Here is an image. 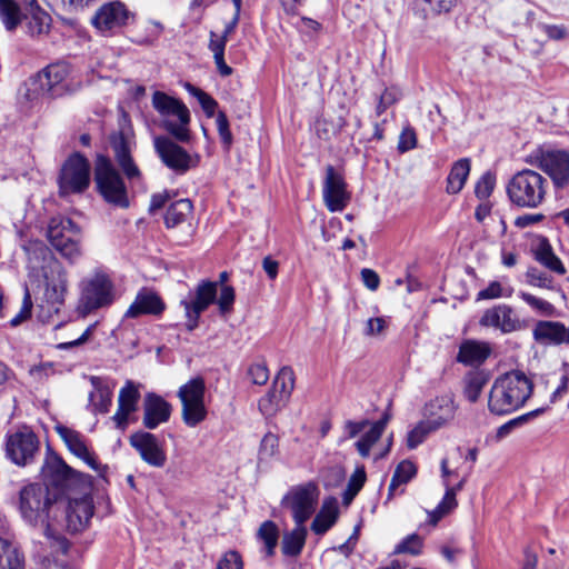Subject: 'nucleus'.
I'll use <instances>...</instances> for the list:
<instances>
[{"label": "nucleus", "mask_w": 569, "mask_h": 569, "mask_svg": "<svg viewBox=\"0 0 569 569\" xmlns=\"http://www.w3.org/2000/svg\"><path fill=\"white\" fill-rule=\"evenodd\" d=\"M24 251L37 317L47 323L64 306L69 289L68 272L42 241H30L24 246Z\"/></svg>", "instance_id": "f257e3e1"}, {"label": "nucleus", "mask_w": 569, "mask_h": 569, "mask_svg": "<svg viewBox=\"0 0 569 569\" xmlns=\"http://www.w3.org/2000/svg\"><path fill=\"white\" fill-rule=\"evenodd\" d=\"M59 503L57 496H51L49 489L41 483H29L19 492V511L22 519L32 527H42L44 536L54 538L61 553L67 555L69 541L64 537H56L52 529Z\"/></svg>", "instance_id": "f03ea898"}, {"label": "nucleus", "mask_w": 569, "mask_h": 569, "mask_svg": "<svg viewBox=\"0 0 569 569\" xmlns=\"http://www.w3.org/2000/svg\"><path fill=\"white\" fill-rule=\"evenodd\" d=\"M533 391L532 381L520 370L499 376L489 392L488 408L497 416L509 415L523 407Z\"/></svg>", "instance_id": "7ed1b4c3"}, {"label": "nucleus", "mask_w": 569, "mask_h": 569, "mask_svg": "<svg viewBox=\"0 0 569 569\" xmlns=\"http://www.w3.org/2000/svg\"><path fill=\"white\" fill-rule=\"evenodd\" d=\"M548 180L533 169L516 172L506 184L510 203L520 209H537L546 200Z\"/></svg>", "instance_id": "20e7f679"}, {"label": "nucleus", "mask_w": 569, "mask_h": 569, "mask_svg": "<svg viewBox=\"0 0 569 569\" xmlns=\"http://www.w3.org/2000/svg\"><path fill=\"white\" fill-rule=\"evenodd\" d=\"M93 181L97 193L108 204L119 209H128L130 207L124 180L109 157L104 154L97 156L93 168Z\"/></svg>", "instance_id": "39448f33"}, {"label": "nucleus", "mask_w": 569, "mask_h": 569, "mask_svg": "<svg viewBox=\"0 0 569 569\" xmlns=\"http://www.w3.org/2000/svg\"><path fill=\"white\" fill-rule=\"evenodd\" d=\"M526 162L540 169L552 183L555 191L569 188V151L540 146L526 159Z\"/></svg>", "instance_id": "423d86ee"}, {"label": "nucleus", "mask_w": 569, "mask_h": 569, "mask_svg": "<svg viewBox=\"0 0 569 569\" xmlns=\"http://www.w3.org/2000/svg\"><path fill=\"white\" fill-rule=\"evenodd\" d=\"M152 106L163 118L170 116L178 118L179 122L170 119L163 120L166 131L179 142H188L190 140V112L181 100L170 97L164 92L156 91L152 96Z\"/></svg>", "instance_id": "0eeeda50"}, {"label": "nucleus", "mask_w": 569, "mask_h": 569, "mask_svg": "<svg viewBox=\"0 0 569 569\" xmlns=\"http://www.w3.org/2000/svg\"><path fill=\"white\" fill-rule=\"evenodd\" d=\"M91 166L80 152H72L62 163L57 182L60 197L83 193L90 186Z\"/></svg>", "instance_id": "6e6552de"}, {"label": "nucleus", "mask_w": 569, "mask_h": 569, "mask_svg": "<svg viewBox=\"0 0 569 569\" xmlns=\"http://www.w3.org/2000/svg\"><path fill=\"white\" fill-rule=\"evenodd\" d=\"M204 393L206 385L201 377L192 378L179 388L178 398L181 401V416L186 426L194 428L207 418Z\"/></svg>", "instance_id": "1a4fd4ad"}, {"label": "nucleus", "mask_w": 569, "mask_h": 569, "mask_svg": "<svg viewBox=\"0 0 569 569\" xmlns=\"http://www.w3.org/2000/svg\"><path fill=\"white\" fill-rule=\"evenodd\" d=\"M47 236L51 246L70 262L80 257V228L70 218H52Z\"/></svg>", "instance_id": "9d476101"}, {"label": "nucleus", "mask_w": 569, "mask_h": 569, "mask_svg": "<svg viewBox=\"0 0 569 569\" xmlns=\"http://www.w3.org/2000/svg\"><path fill=\"white\" fill-rule=\"evenodd\" d=\"M319 498L318 486L313 481L292 487L282 498L281 505L291 511L296 525H305L316 511Z\"/></svg>", "instance_id": "9b49d317"}, {"label": "nucleus", "mask_w": 569, "mask_h": 569, "mask_svg": "<svg viewBox=\"0 0 569 569\" xmlns=\"http://www.w3.org/2000/svg\"><path fill=\"white\" fill-rule=\"evenodd\" d=\"M113 302V283L104 273H96L82 281L79 309L89 315Z\"/></svg>", "instance_id": "f8f14e48"}, {"label": "nucleus", "mask_w": 569, "mask_h": 569, "mask_svg": "<svg viewBox=\"0 0 569 569\" xmlns=\"http://www.w3.org/2000/svg\"><path fill=\"white\" fill-rule=\"evenodd\" d=\"M295 386V373L290 367H283L272 386L258 401V409L266 418H271L286 405Z\"/></svg>", "instance_id": "ddd939ff"}, {"label": "nucleus", "mask_w": 569, "mask_h": 569, "mask_svg": "<svg viewBox=\"0 0 569 569\" xmlns=\"http://www.w3.org/2000/svg\"><path fill=\"white\" fill-rule=\"evenodd\" d=\"M153 146L163 164L178 174H184L200 163L199 154H190L184 148L168 137H156Z\"/></svg>", "instance_id": "4468645a"}, {"label": "nucleus", "mask_w": 569, "mask_h": 569, "mask_svg": "<svg viewBox=\"0 0 569 569\" xmlns=\"http://www.w3.org/2000/svg\"><path fill=\"white\" fill-rule=\"evenodd\" d=\"M134 13L120 0L108 1L100 6L91 24L101 33H114L134 21Z\"/></svg>", "instance_id": "2eb2a0df"}, {"label": "nucleus", "mask_w": 569, "mask_h": 569, "mask_svg": "<svg viewBox=\"0 0 569 569\" xmlns=\"http://www.w3.org/2000/svg\"><path fill=\"white\" fill-rule=\"evenodd\" d=\"M43 486L48 489L53 487L63 491L69 486L80 481L82 473L68 466L64 460L56 452L48 449L47 456L41 468Z\"/></svg>", "instance_id": "dca6fc26"}, {"label": "nucleus", "mask_w": 569, "mask_h": 569, "mask_svg": "<svg viewBox=\"0 0 569 569\" xmlns=\"http://www.w3.org/2000/svg\"><path fill=\"white\" fill-rule=\"evenodd\" d=\"M217 288L218 282L201 280L194 289L193 297L190 300H181L180 305L184 309L186 328L188 331H193L199 326L201 313L216 301Z\"/></svg>", "instance_id": "f3484780"}, {"label": "nucleus", "mask_w": 569, "mask_h": 569, "mask_svg": "<svg viewBox=\"0 0 569 569\" xmlns=\"http://www.w3.org/2000/svg\"><path fill=\"white\" fill-rule=\"evenodd\" d=\"M39 451V439L29 430H18L7 437L6 455L17 466L24 467L34 460Z\"/></svg>", "instance_id": "a211bd4d"}, {"label": "nucleus", "mask_w": 569, "mask_h": 569, "mask_svg": "<svg viewBox=\"0 0 569 569\" xmlns=\"http://www.w3.org/2000/svg\"><path fill=\"white\" fill-rule=\"evenodd\" d=\"M69 67L66 63H51L39 71L31 80L33 90L51 98L62 96L67 90L66 80Z\"/></svg>", "instance_id": "6ab92c4d"}, {"label": "nucleus", "mask_w": 569, "mask_h": 569, "mask_svg": "<svg viewBox=\"0 0 569 569\" xmlns=\"http://www.w3.org/2000/svg\"><path fill=\"white\" fill-rule=\"evenodd\" d=\"M132 136V130L128 127L120 129L110 137L114 159L129 180L139 179L141 177V171L131 156Z\"/></svg>", "instance_id": "aec40b11"}, {"label": "nucleus", "mask_w": 569, "mask_h": 569, "mask_svg": "<svg viewBox=\"0 0 569 569\" xmlns=\"http://www.w3.org/2000/svg\"><path fill=\"white\" fill-rule=\"evenodd\" d=\"M322 196L326 207L330 212L342 211L350 201V193L347 191L345 178L331 164H328L326 168Z\"/></svg>", "instance_id": "412c9836"}, {"label": "nucleus", "mask_w": 569, "mask_h": 569, "mask_svg": "<svg viewBox=\"0 0 569 569\" xmlns=\"http://www.w3.org/2000/svg\"><path fill=\"white\" fill-rule=\"evenodd\" d=\"M479 323L482 327L498 329L503 335L525 328L523 322L518 318L513 308L506 303L487 309L481 316Z\"/></svg>", "instance_id": "4be33fe9"}, {"label": "nucleus", "mask_w": 569, "mask_h": 569, "mask_svg": "<svg viewBox=\"0 0 569 569\" xmlns=\"http://www.w3.org/2000/svg\"><path fill=\"white\" fill-rule=\"evenodd\" d=\"M129 440L144 462L156 468H162L166 465L167 455L153 433L138 431L132 433Z\"/></svg>", "instance_id": "5701e85b"}, {"label": "nucleus", "mask_w": 569, "mask_h": 569, "mask_svg": "<svg viewBox=\"0 0 569 569\" xmlns=\"http://www.w3.org/2000/svg\"><path fill=\"white\" fill-rule=\"evenodd\" d=\"M94 513L93 500L90 496L70 499L64 507L66 528L77 533L87 528Z\"/></svg>", "instance_id": "b1692460"}, {"label": "nucleus", "mask_w": 569, "mask_h": 569, "mask_svg": "<svg viewBox=\"0 0 569 569\" xmlns=\"http://www.w3.org/2000/svg\"><path fill=\"white\" fill-rule=\"evenodd\" d=\"M456 410L452 395L437 396L425 405L423 420L431 425V429L439 430L455 418Z\"/></svg>", "instance_id": "393cba45"}, {"label": "nucleus", "mask_w": 569, "mask_h": 569, "mask_svg": "<svg viewBox=\"0 0 569 569\" xmlns=\"http://www.w3.org/2000/svg\"><path fill=\"white\" fill-rule=\"evenodd\" d=\"M167 306L161 296L150 288H141L133 302L124 313L127 318H139L141 316L160 317Z\"/></svg>", "instance_id": "a878e982"}, {"label": "nucleus", "mask_w": 569, "mask_h": 569, "mask_svg": "<svg viewBox=\"0 0 569 569\" xmlns=\"http://www.w3.org/2000/svg\"><path fill=\"white\" fill-rule=\"evenodd\" d=\"M172 407L161 396L148 392L143 399L142 423L147 429H156L170 419Z\"/></svg>", "instance_id": "bb28decb"}, {"label": "nucleus", "mask_w": 569, "mask_h": 569, "mask_svg": "<svg viewBox=\"0 0 569 569\" xmlns=\"http://www.w3.org/2000/svg\"><path fill=\"white\" fill-rule=\"evenodd\" d=\"M140 391L138 386L131 381H126L119 391L118 409L112 417L118 429L124 430L128 426L129 416L138 409Z\"/></svg>", "instance_id": "cd10ccee"}, {"label": "nucleus", "mask_w": 569, "mask_h": 569, "mask_svg": "<svg viewBox=\"0 0 569 569\" xmlns=\"http://www.w3.org/2000/svg\"><path fill=\"white\" fill-rule=\"evenodd\" d=\"M56 431L74 456L82 459L94 471H100V463L89 452L84 438L80 432L62 425L56 426Z\"/></svg>", "instance_id": "c85d7f7f"}, {"label": "nucleus", "mask_w": 569, "mask_h": 569, "mask_svg": "<svg viewBox=\"0 0 569 569\" xmlns=\"http://www.w3.org/2000/svg\"><path fill=\"white\" fill-rule=\"evenodd\" d=\"M492 348L487 341L466 339L459 346L457 362L463 366L478 367L491 356Z\"/></svg>", "instance_id": "c756f323"}, {"label": "nucleus", "mask_w": 569, "mask_h": 569, "mask_svg": "<svg viewBox=\"0 0 569 569\" xmlns=\"http://www.w3.org/2000/svg\"><path fill=\"white\" fill-rule=\"evenodd\" d=\"M532 336L539 343H569V327L559 321L540 320L535 325Z\"/></svg>", "instance_id": "7c9ffc66"}, {"label": "nucleus", "mask_w": 569, "mask_h": 569, "mask_svg": "<svg viewBox=\"0 0 569 569\" xmlns=\"http://www.w3.org/2000/svg\"><path fill=\"white\" fill-rule=\"evenodd\" d=\"M339 507L336 498L325 499L322 506L311 522V530L318 535H325L338 520Z\"/></svg>", "instance_id": "2f4dec72"}, {"label": "nucleus", "mask_w": 569, "mask_h": 569, "mask_svg": "<svg viewBox=\"0 0 569 569\" xmlns=\"http://www.w3.org/2000/svg\"><path fill=\"white\" fill-rule=\"evenodd\" d=\"M193 211V204L189 199H179L169 204L164 213V224L168 229L176 228L187 222Z\"/></svg>", "instance_id": "473e14b6"}, {"label": "nucleus", "mask_w": 569, "mask_h": 569, "mask_svg": "<svg viewBox=\"0 0 569 569\" xmlns=\"http://www.w3.org/2000/svg\"><path fill=\"white\" fill-rule=\"evenodd\" d=\"M388 421L389 415L386 413L381 419L373 422L370 429L355 443L357 451L362 458L369 457L371 447L381 438Z\"/></svg>", "instance_id": "72a5a7b5"}, {"label": "nucleus", "mask_w": 569, "mask_h": 569, "mask_svg": "<svg viewBox=\"0 0 569 569\" xmlns=\"http://www.w3.org/2000/svg\"><path fill=\"white\" fill-rule=\"evenodd\" d=\"M470 159L468 158H461L452 164L447 177L446 191L449 194H457L462 190L470 173Z\"/></svg>", "instance_id": "f704fd0d"}, {"label": "nucleus", "mask_w": 569, "mask_h": 569, "mask_svg": "<svg viewBox=\"0 0 569 569\" xmlns=\"http://www.w3.org/2000/svg\"><path fill=\"white\" fill-rule=\"evenodd\" d=\"M307 528L305 525L296 527L283 535L281 550L284 556L298 557L306 543Z\"/></svg>", "instance_id": "c9c22d12"}, {"label": "nucleus", "mask_w": 569, "mask_h": 569, "mask_svg": "<svg viewBox=\"0 0 569 569\" xmlns=\"http://www.w3.org/2000/svg\"><path fill=\"white\" fill-rule=\"evenodd\" d=\"M24 556L18 546L0 538V569H23Z\"/></svg>", "instance_id": "e433bc0d"}, {"label": "nucleus", "mask_w": 569, "mask_h": 569, "mask_svg": "<svg viewBox=\"0 0 569 569\" xmlns=\"http://www.w3.org/2000/svg\"><path fill=\"white\" fill-rule=\"evenodd\" d=\"M488 381L489 376L482 370L468 372L463 379V396L466 399L471 403L476 402Z\"/></svg>", "instance_id": "4c0bfd02"}, {"label": "nucleus", "mask_w": 569, "mask_h": 569, "mask_svg": "<svg viewBox=\"0 0 569 569\" xmlns=\"http://www.w3.org/2000/svg\"><path fill=\"white\" fill-rule=\"evenodd\" d=\"M91 382L94 386L96 390L90 392L89 400L93 408V412L96 413H107L110 410L112 405V393L107 387H101L99 385V379L97 377L91 378Z\"/></svg>", "instance_id": "58836bf2"}, {"label": "nucleus", "mask_w": 569, "mask_h": 569, "mask_svg": "<svg viewBox=\"0 0 569 569\" xmlns=\"http://www.w3.org/2000/svg\"><path fill=\"white\" fill-rule=\"evenodd\" d=\"M0 19L8 31H14L22 21L20 6L14 0H0Z\"/></svg>", "instance_id": "ea45409f"}, {"label": "nucleus", "mask_w": 569, "mask_h": 569, "mask_svg": "<svg viewBox=\"0 0 569 569\" xmlns=\"http://www.w3.org/2000/svg\"><path fill=\"white\" fill-rule=\"evenodd\" d=\"M457 506L458 501L456 495L452 492V490L446 489V492L436 509L428 513L429 523L436 526L445 516L456 509Z\"/></svg>", "instance_id": "a19ab883"}, {"label": "nucleus", "mask_w": 569, "mask_h": 569, "mask_svg": "<svg viewBox=\"0 0 569 569\" xmlns=\"http://www.w3.org/2000/svg\"><path fill=\"white\" fill-rule=\"evenodd\" d=\"M545 411L543 408H538L536 410L529 411L527 413H523L521 416H518L513 419H510L509 421L501 425L496 432L497 440H501L509 436L515 429L522 427L527 422H529L531 419L538 417Z\"/></svg>", "instance_id": "79ce46f5"}, {"label": "nucleus", "mask_w": 569, "mask_h": 569, "mask_svg": "<svg viewBox=\"0 0 569 569\" xmlns=\"http://www.w3.org/2000/svg\"><path fill=\"white\" fill-rule=\"evenodd\" d=\"M519 297L529 306L532 310H535L538 315L542 317H559V311L557 308L549 301L538 298L529 292L520 291Z\"/></svg>", "instance_id": "37998d69"}, {"label": "nucleus", "mask_w": 569, "mask_h": 569, "mask_svg": "<svg viewBox=\"0 0 569 569\" xmlns=\"http://www.w3.org/2000/svg\"><path fill=\"white\" fill-rule=\"evenodd\" d=\"M536 259L546 268L560 276L566 273V268L561 260L553 253L549 243L540 247L536 254Z\"/></svg>", "instance_id": "c03bdc74"}, {"label": "nucleus", "mask_w": 569, "mask_h": 569, "mask_svg": "<svg viewBox=\"0 0 569 569\" xmlns=\"http://www.w3.org/2000/svg\"><path fill=\"white\" fill-rule=\"evenodd\" d=\"M279 453V438L272 432H267L260 441L258 450V463L269 462Z\"/></svg>", "instance_id": "a18cd8bd"}, {"label": "nucleus", "mask_w": 569, "mask_h": 569, "mask_svg": "<svg viewBox=\"0 0 569 569\" xmlns=\"http://www.w3.org/2000/svg\"><path fill=\"white\" fill-rule=\"evenodd\" d=\"M258 536L266 546L267 555L272 556L279 538L277 525L270 520L264 521L259 528Z\"/></svg>", "instance_id": "49530a36"}, {"label": "nucleus", "mask_w": 569, "mask_h": 569, "mask_svg": "<svg viewBox=\"0 0 569 569\" xmlns=\"http://www.w3.org/2000/svg\"><path fill=\"white\" fill-rule=\"evenodd\" d=\"M366 482V472L363 468L357 469L348 481L347 489L342 493V502L348 506L362 489Z\"/></svg>", "instance_id": "de8ad7c7"}, {"label": "nucleus", "mask_w": 569, "mask_h": 569, "mask_svg": "<svg viewBox=\"0 0 569 569\" xmlns=\"http://www.w3.org/2000/svg\"><path fill=\"white\" fill-rule=\"evenodd\" d=\"M186 89L189 91V93L198 99L207 117L211 118L214 116L218 102L210 94L192 86L191 83H186Z\"/></svg>", "instance_id": "09e8293b"}, {"label": "nucleus", "mask_w": 569, "mask_h": 569, "mask_svg": "<svg viewBox=\"0 0 569 569\" xmlns=\"http://www.w3.org/2000/svg\"><path fill=\"white\" fill-rule=\"evenodd\" d=\"M423 539L417 535L411 533L403 538L395 548V553H409L418 556L422 552Z\"/></svg>", "instance_id": "8fccbe9b"}, {"label": "nucleus", "mask_w": 569, "mask_h": 569, "mask_svg": "<svg viewBox=\"0 0 569 569\" xmlns=\"http://www.w3.org/2000/svg\"><path fill=\"white\" fill-rule=\"evenodd\" d=\"M423 2L426 7L422 8L425 18L429 16H440L449 13L456 4V0H417Z\"/></svg>", "instance_id": "3c124183"}, {"label": "nucleus", "mask_w": 569, "mask_h": 569, "mask_svg": "<svg viewBox=\"0 0 569 569\" xmlns=\"http://www.w3.org/2000/svg\"><path fill=\"white\" fill-rule=\"evenodd\" d=\"M433 431L437 430L431 429V425H429L426 420H421L412 430L408 432L407 447L409 449L417 448L425 441L426 437Z\"/></svg>", "instance_id": "603ef678"}, {"label": "nucleus", "mask_w": 569, "mask_h": 569, "mask_svg": "<svg viewBox=\"0 0 569 569\" xmlns=\"http://www.w3.org/2000/svg\"><path fill=\"white\" fill-rule=\"evenodd\" d=\"M496 187V174L491 171L485 172L477 181L475 194L479 200L488 199Z\"/></svg>", "instance_id": "864d4df0"}, {"label": "nucleus", "mask_w": 569, "mask_h": 569, "mask_svg": "<svg viewBox=\"0 0 569 569\" xmlns=\"http://www.w3.org/2000/svg\"><path fill=\"white\" fill-rule=\"evenodd\" d=\"M513 293V288L502 287L499 281H491L487 288L478 292V300L497 299L500 297L510 298Z\"/></svg>", "instance_id": "5fc2aeb1"}, {"label": "nucleus", "mask_w": 569, "mask_h": 569, "mask_svg": "<svg viewBox=\"0 0 569 569\" xmlns=\"http://www.w3.org/2000/svg\"><path fill=\"white\" fill-rule=\"evenodd\" d=\"M527 282L530 286L550 289L552 288V278L536 267L528 268L526 272Z\"/></svg>", "instance_id": "6e6d98bb"}, {"label": "nucleus", "mask_w": 569, "mask_h": 569, "mask_svg": "<svg viewBox=\"0 0 569 569\" xmlns=\"http://www.w3.org/2000/svg\"><path fill=\"white\" fill-rule=\"evenodd\" d=\"M236 292L232 286H222L219 297L216 299L221 315L230 313L233 309Z\"/></svg>", "instance_id": "4d7b16f0"}, {"label": "nucleus", "mask_w": 569, "mask_h": 569, "mask_svg": "<svg viewBox=\"0 0 569 569\" xmlns=\"http://www.w3.org/2000/svg\"><path fill=\"white\" fill-rule=\"evenodd\" d=\"M216 123L220 140L224 149L229 150L233 142V136L230 131L228 117L223 111L218 112Z\"/></svg>", "instance_id": "13d9d810"}, {"label": "nucleus", "mask_w": 569, "mask_h": 569, "mask_svg": "<svg viewBox=\"0 0 569 569\" xmlns=\"http://www.w3.org/2000/svg\"><path fill=\"white\" fill-rule=\"evenodd\" d=\"M29 28L32 33L41 34L47 31L51 23V17L43 10L32 12Z\"/></svg>", "instance_id": "bf43d9fd"}, {"label": "nucleus", "mask_w": 569, "mask_h": 569, "mask_svg": "<svg viewBox=\"0 0 569 569\" xmlns=\"http://www.w3.org/2000/svg\"><path fill=\"white\" fill-rule=\"evenodd\" d=\"M416 473L417 468L415 463L410 460H402L396 467L392 479H396L400 485H406L416 476Z\"/></svg>", "instance_id": "052dcab7"}, {"label": "nucleus", "mask_w": 569, "mask_h": 569, "mask_svg": "<svg viewBox=\"0 0 569 569\" xmlns=\"http://www.w3.org/2000/svg\"><path fill=\"white\" fill-rule=\"evenodd\" d=\"M54 372V365L52 362H42L29 369L30 378L37 383L46 382Z\"/></svg>", "instance_id": "680f3d73"}, {"label": "nucleus", "mask_w": 569, "mask_h": 569, "mask_svg": "<svg viewBox=\"0 0 569 569\" xmlns=\"http://www.w3.org/2000/svg\"><path fill=\"white\" fill-rule=\"evenodd\" d=\"M33 300L31 298V292H30V288L28 286H26L24 288V295H23V300H22V307H21V310L20 312L13 317L11 320H10V325L12 327H17L18 325H20L23 320L28 319L31 317V313H32V308H33Z\"/></svg>", "instance_id": "e2e57ef3"}, {"label": "nucleus", "mask_w": 569, "mask_h": 569, "mask_svg": "<svg viewBox=\"0 0 569 569\" xmlns=\"http://www.w3.org/2000/svg\"><path fill=\"white\" fill-rule=\"evenodd\" d=\"M417 147V134L412 127H406L402 129L397 149L400 153L408 152Z\"/></svg>", "instance_id": "0e129e2a"}, {"label": "nucleus", "mask_w": 569, "mask_h": 569, "mask_svg": "<svg viewBox=\"0 0 569 569\" xmlns=\"http://www.w3.org/2000/svg\"><path fill=\"white\" fill-rule=\"evenodd\" d=\"M346 473L341 467H329L322 471L323 485L326 488L337 487L345 480Z\"/></svg>", "instance_id": "69168bd1"}, {"label": "nucleus", "mask_w": 569, "mask_h": 569, "mask_svg": "<svg viewBox=\"0 0 569 569\" xmlns=\"http://www.w3.org/2000/svg\"><path fill=\"white\" fill-rule=\"evenodd\" d=\"M217 569H243L240 553L236 550L227 551L218 561Z\"/></svg>", "instance_id": "338daca9"}, {"label": "nucleus", "mask_w": 569, "mask_h": 569, "mask_svg": "<svg viewBox=\"0 0 569 569\" xmlns=\"http://www.w3.org/2000/svg\"><path fill=\"white\" fill-rule=\"evenodd\" d=\"M248 376L253 385L263 386L269 380V370L264 363H252L248 368Z\"/></svg>", "instance_id": "774afa93"}]
</instances>
